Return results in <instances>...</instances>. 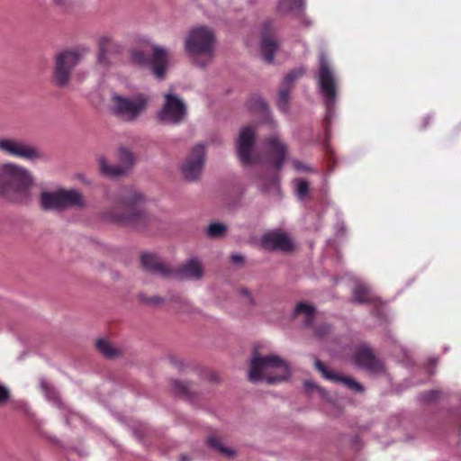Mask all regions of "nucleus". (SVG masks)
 Segmentation results:
<instances>
[{
  "label": "nucleus",
  "instance_id": "1",
  "mask_svg": "<svg viewBox=\"0 0 461 461\" xmlns=\"http://www.w3.org/2000/svg\"><path fill=\"white\" fill-rule=\"evenodd\" d=\"M145 196L134 190H122L115 200L114 206L100 212L101 220L133 229H142L150 221L151 215L145 208Z\"/></svg>",
  "mask_w": 461,
  "mask_h": 461
},
{
  "label": "nucleus",
  "instance_id": "2",
  "mask_svg": "<svg viewBox=\"0 0 461 461\" xmlns=\"http://www.w3.org/2000/svg\"><path fill=\"white\" fill-rule=\"evenodd\" d=\"M34 177L26 167L14 163H0V198L14 203H28Z\"/></svg>",
  "mask_w": 461,
  "mask_h": 461
},
{
  "label": "nucleus",
  "instance_id": "3",
  "mask_svg": "<svg viewBox=\"0 0 461 461\" xmlns=\"http://www.w3.org/2000/svg\"><path fill=\"white\" fill-rule=\"evenodd\" d=\"M290 365L276 354L260 355L257 350L252 354L248 378L252 383L265 381L269 384L289 379Z\"/></svg>",
  "mask_w": 461,
  "mask_h": 461
},
{
  "label": "nucleus",
  "instance_id": "4",
  "mask_svg": "<svg viewBox=\"0 0 461 461\" xmlns=\"http://www.w3.org/2000/svg\"><path fill=\"white\" fill-rule=\"evenodd\" d=\"M316 79L319 93L323 99L330 118L339 95V80L323 51H321L319 55V69Z\"/></svg>",
  "mask_w": 461,
  "mask_h": 461
},
{
  "label": "nucleus",
  "instance_id": "5",
  "mask_svg": "<svg viewBox=\"0 0 461 461\" xmlns=\"http://www.w3.org/2000/svg\"><path fill=\"white\" fill-rule=\"evenodd\" d=\"M215 34L206 26L190 29L184 38L185 52L196 62L200 57L211 59L213 56Z\"/></svg>",
  "mask_w": 461,
  "mask_h": 461
},
{
  "label": "nucleus",
  "instance_id": "6",
  "mask_svg": "<svg viewBox=\"0 0 461 461\" xmlns=\"http://www.w3.org/2000/svg\"><path fill=\"white\" fill-rule=\"evenodd\" d=\"M149 103V95L143 93H138L131 97L114 93L111 96V110L122 121L132 122L145 113Z\"/></svg>",
  "mask_w": 461,
  "mask_h": 461
},
{
  "label": "nucleus",
  "instance_id": "7",
  "mask_svg": "<svg viewBox=\"0 0 461 461\" xmlns=\"http://www.w3.org/2000/svg\"><path fill=\"white\" fill-rule=\"evenodd\" d=\"M131 59L135 65L149 68L157 79L163 80L170 67L172 53L165 47L154 45L151 58L143 50H135L131 52Z\"/></svg>",
  "mask_w": 461,
  "mask_h": 461
},
{
  "label": "nucleus",
  "instance_id": "8",
  "mask_svg": "<svg viewBox=\"0 0 461 461\" xmlns=\"http://www.w3.org/2000/svg\"><path fill=\"white\" fill-rule=\"evenodd\" d=\"M80 59L81 54L73 49L64 50L56 55L53 78L58 86L65 87L68 85L71 73Z\"/></svg>",
  "mask_w": 461,
  "mask_h": 461
},
{
  "label": "nucleus",
  "instance_id": "9",
  "mask_svg": "<svg viewBox=\"0 0 461 461\" xmlns=\"http://www.w3.org/2000/svg\"><path fill=\"white\" fill-rule=\"evenodd\" d=\"M165 103L158 112L157 118L159 122L167 125H178L187 116V106L178 95L167 93L164 95Z\"/></svg>",
  "mask_w": 461,
  "mask_h": 461
},
{
  "label": "nucleus",
  "instance_id": "10",
  "mask_svg": "<svg viewBox=\"0 0 461 461\" xmlns=\"http://www.w3.org/2000/svg\"><path fill=\"white\" fill-rule=\"evenodd\" d=\"M0 152L4 155L26 160H42L44 153L36 146L16 138H0Z\"/></svg>",
  "mask_w": 461,
  "mask_h": 461
},
{
  "label": "nucleus",
  "instance_id": "11",
  "mask_svg": "<svg viewBox=\"0 0 461 461\" xmlns=\"http://www.w3.org/2000/svg\"><path fill=\"white\" fill-rule=\"evenodd\" d=\"M205 159V146L202 143L193 146L180 167L184 179L188 182L199 180L203 171Z\"/></svg>",
  "mask_w": 461,
  "mask_h": 461
},
{
  "label": "nucleus",
  "instance_id": "12",
  "mask_svg": "<svg viewBox=\"0 0 461 461\" xmlns=\"http://www.w3.org/2000/svg\"><path fill=\"white\" fill-rule=\"evenodd\" d=\"M119 158L121 165L112 166L109 165L105 158L100 157L98 158V164L101 173L109 177H118L125 175L133 165L134 157L129 149L121 148L119 149Z\"/></svg>",
  "mask_w": 461,
  "mask_h": 461
},
{
  "label": "nucleus",
  "instance_id": "13",
  "mask_svg": "<svg viewBox=\"0 0 461 461\" xmlns=\"http://www.w3.org/2000/svg\"><path fill=\"white\" fill-rule=\"evenodd\" d=\"M256 140V132L252 127L243 128L237 140V153L242 164L249 166L254 162L252 149Z\"/></svg>",
  "mask_w": 461,
  "mask_h": 461
},
{
  "label": "nucleus",
  "instance_id": "14",
  "mask_svg": "<svg viewBox=\"0 0 461 461\" xmlns=\"http://www.w3.org/2000/svg\"><path fill=\"white\" fill-rule=\"evenodd\" d=\"M262 247L267 250L288 252L294 249L291 237L282 230H272L261 239Z\"/></svg>",
  "mask_w": 461,
  "mask_h": 461
},
{
  "label": "nucleus",
  "instance_id": "15",
  "mask_svg": "<svg viewBox=\"0 0 461 461\" xmlns=\"http://www.w3.org/2000/svg\"><path fill=\"white\" fill-rule=\"evenodd\" d=\"M203 276V267L197 258H192L176 269H173L171 277L177 279L200 280Z\"/></svg>",
  "mask_w": 461,
  "mask_h": 461
},
{
  "label": "nucleus",
  "instance_id": "16",
  "mask_svg": "<svg viewBox=\"0 0 461 461\" xmlns=\"http://www.w3.org/2000/svg\"><path fill=\"white\" fill-rule=\"evenodd\" d=\"M141 265L146 271L163 277H171L173 274V268L155 254H143Z\"/></svg>",
  "mask_w": 461,
  "mask_h": 461
},
{
  "label": "nucleus",
  "instance_id": "17",
  "mask_svg": "<svg viewBox=\"0 0 461 461\" xmlns=\"http://www.w3.org/2000/svg\"><path fill=\"white\" fill-rule=\"evenodd\" d=\"M357 366L369 372H379L383 370V363L375 357L371 349L363 347L359 348L355 354Z\"/></svg>",
  "mask_w": 461,
  "mask_h": 461
},
{
  "label": "nucleus",
  "instance_id": "18",
  "mask_svg": "<svg viewBox=\"0 0 461 461\" xmlns=\"http://www.w3.org/2000/svg\"><path fill=\"white\" fill-rule=\"evenodd\" d=\"M62 212L70 208L82 209L86 206L83 194L77 189L60 188Z\"/></svg>",
  "mask_w": 461,
  "mask_h": 461
},
{
  "label": "nucleus",
  "instance_id": "19",
  "mask_svg": "<svg viewBox=\"0 0 461 461\" xmlns=\"http://www.w3.org/2000/svg\"><path fill=\"white\" fill-rule=\"evenodd\" d=\"M120 49L119 43L111 35H103L98 40L97 63L106 67L109 64L107 54L117 51Z\"/></svg>",
  "mask_w": 461,
  "mask_h": 461
},
{
  "label": "nucleus",
  "instance_id": "20",
  "mask_svg": "<svg viewBox=\"0 0 461 461\" xmlns=\"http://www.w3.org/2000/svg\"><path fill=\"white\" fill-rule=\"evenodd\" d=\"M315 367L322 374V375L329 380L332 381H338L343 383L345 385H347L349 389L357 392L362 393L364 391L363 386L357 382L356 380L346 377V376H339L336 374H333L332 372L329 371L323 363H321L319 359H315L314 362Z\"/></svg>",
  "mask_w": 461,
  "mask_h": 461
},
{
  "label": "nucleus",
  "instance_id": "21",
  "mask_svg": "<svg viewBox=\"0 0 461 461\" xmlns=\"http://www.w3.org/2000/svg\"><path fill=\"white\" fill-rule=\"evenodd\" d=\"M267 151L275 155V166L280 169L285 162L287 147L277 136H272L266 140Z\"/></svg>",
  "mask_w": 461,
  "mask_h": 461
},
{
  "label": "nucleus",
  "instance_id": "22",
  "mask_svg": "<svg viewBox=\"0 0 461 461\" xmlns=\"http://www.w3.org/2000/svg\"><path fill=\"white\" fill-rule=\"evenodd\" d=\"M40 206L44 211L62 212L60 188L43 191L40 196Z\"/></svg>",
  "mask_w": 461,
  "mask_h": 461
},
{
  "label": "nucleus",
  "instance_id": "23",
  "mask_svg": "<svg viewBox=\"0 0 461 461\" xmlns=\"http://www.w3.org/2000/svg\"><path fill=\"white\" fill-rule=\"evenodd\" d=\"M260 47L265 61L267 63L273 62L274 55L279 47L276 38L268 32H263Z\"/></svg>",
  "mask_w": 461,
  "mask_h": 461
},
{
  "label": "nucleus",
  "instance_id": "24",
  "mask_svg": "<svg viewBox=\"0 0 461 461\" xmlns=\"http://www.w3.org/2000/svg\"><path fill=\"white\" fill-rule=\"evenodd\" d=\"M305 8V0H280L277 10L282 14H293L295 17H301Z\"/></svg>",
  "mask_w": 461,
  "mask_h": 461
},
{
  "label": "nucleus",
  "instance_id": "25",
  "mask_svg": "<svg viewBox=\"0 0 461 461\" xmlns=\"http://www.w3.org/2000/svg\"><path fill=\"white\" fill-rule=\"evenodd\" d=\"M95 347L104 357L109 359L119 357L122 355V350L119 348L104 339L96 340Z\"/></svg>",
  "mask_w": 461,
  "mask_h": 461
},
{
  "label": "nucleus",
  "instance_id": "26",
  "mask_svg": "<svg viewBox=\"0 0 461 461\" xmlns=\"http://www.w3.org/2000/svg\"><path fill=\"white\" fill-rule=\"evenodd\" d=\"M374 295L368 286L364 284H357L353 290L352 300L358 303H366L374 301Z\"/></svg>",
  "mask_w": 461,
  "mask_h": 461
},
{
  "label": "nucleus",
  "instance_id": "27",
  "mask_svg": "<svg viewBox=\"0 0 461 461\" xmlns=\"http://www.w3.org/2000/svg\"><path fill=\"white\" fill-rule=\"evenodd\" d=\"M314 308L308 303H299L294 309V316H303L304 326H310L312 323L314 317Z\"/></svg>",
  "mask_w": 461,
  "mask_h": 461
},
{
  "label": "nucleus",
  "instance_id": "28",
  "mask_svg": "<svg viewBox=\"0 0 461 461\" xmlns=\"http://www.w3.org/2000/svg\"><path fill=\"white\" fill-rule=\"evenodd\" d=\"M292 89L288 86H285L283 85L280 86V89L278 92L276 104L280 111L283 113H288L289 111V102H290V94Z\"/></svg>",
  "mask_w": 461,
  "mask_h": 461
},
{
  "label": "nucleus",
  "instance_id": "29",
  "mask_svg": "<svg viewBox=\"0 0 461 461\" xmlns=\"http://www.w3.org/2000/svg\"><path fill=\"white\" fill-rule=\"evenodd\" d=\"M207 442H208V445L219 451L221 455L223 456H229V457H233L235 456V450L232 449L231 447H226L221 440L220 438H216V437H211L207 439Z\"/></svg>",
  "mask_w": 461,
  "mask_h": 461
},
{
  "label": "nucleus",
  "instance_id": "30",
  "mask_svg": "<svg viewBox=\"0 0 461 461\" xmlns=\"http://www.w3.org/2000/svg\"><path fill=\"white\" fill-rule=\"evenodd\" d=\"M306 72V69L303 67L296 68L291 70L284 78L281 85L285 86H288L293 89L294 83L301 78Z\"/></svg>",
  "mask_w": 461,
  "mask_h": 461
},
{
  "label": "nucleus",
  "instance_id": "31",
  "mask_svg": "<svg viewBox=\"0 0 461 461\" xmlns=\"http://www.w3.org/2000/svg\"><path fill=\"white\" fill-rule=\"evenodd\" d=\"M227 230V226L221 222L211 223L207 230L206 235L211 239H217L222 237Z\"/></svg>",
  "mask_w": 461,
  "mask_h": 461
},
{
  "label": "nucleus",
  "instance_id": "32",
  "mask_svg": "<svg viewBox=\"0 0 461 461\" xmlns=\"http://www.w3.org/2000/svg\"><path fill=\"white\" fill-rule=\"evenodd\" d=\"M170 301L174 303L175 309L178 312H187L191 308L190 302L179 295L172 296Z\"/></svg>",
  "mask_w": 461,
  "mask_h": 461
},
{
  "label": "nucleus",
  "instance_id": "33",
  "mask_svg": "<svg viewBox=\"0 0 461 461\" xmlns=\"http://www.w3.org/2000/svg\"><path fill=\"white\" fill-rule=\"evenodd\" d=\"M41 387L48 399L53 402L59 400L58 393L47 382L41 381Z\"/></svg>",
  "mask_w": 461,
  "mask_h": 461
},
{
  "label": "nucleus",
  "instance_id": "34",
  "mask_svg": "<svg viewBox=\"0 0 461 461\" xmlns=\"http://www.w3.org/2000/svg\"><path fill=\"white\" fill-rule=\"evenodd\" d=\"M308 183L303 179L296 180V194L299 199H303L308 193Z\"/></svg>",
  "mask_w": 461,
  "mask_h": 461
},
{
  "label": "nucleus",
  "instance_id": "35",
  "mask_svg": "<svg viewBox=\"0 0 461 461\" xmlns=\"http://www.w3.org/2000/svg\"><path fill=\"white\" fill-rule=\"evenodd\" d=\"M173 390L178 394H186L188 393V384L185 382L174 380L172 382Z\"/></svg>",
  "mask_w": 461,
  "mask_h": 461
},
{
  "label": "nucleus",
  "instance_id": "36",
  "mask_svg": "<svg viewBox=\"0 0 461 461\" xmlns=\"http://www.w3.org/2000/svg\"><path fill=\"white\" fill-rule=\"evenodd\" d=\"M11 398V393L7 386L0 383V407L9 402Z\"/></svg>",
  "mask_w": 461,
  "mask_h": 461
},
{
  "label": "nucleus",
  "instance_id": "37",
  "mask_svg": "<svg viewBox=\"0 0 461 461\" xmlns=\"http://www.w3.org/2000/svg\"><path fill=\"white\" fill-rule=\"evenodd\" d=\"M438 392L430 391L421 395V400L423 402H432L438 398Z\"/></svg>",
  "mask_w": 461,
  "mask_h": 461
},
{
  "label": "nucleus",
  "instance_id": "38",
  "mask_svg": "<svg viewBox=\"0 0 461 461\" xmlns=\"http://www.w3.org/2000/svg\"><path fill=\"white\" fill-rule=\"evenodd\" d=\"M304 386L308 392H311L312 390L316 389L321 395L324 394V391L322 389L319 388L314 383H312L311 381H306L304 383Z\"/></svg>",
  "mask_w": 461,
  "mask_h": 461
},
{
  "label": "nucleus",
  "instance_id": "39",
  "mask_svg": "<svg viewBox=\"0 0 461 461\" xmlns=\"http://www.w3.org/2000/svg\"><path fill=\"white\" fill-rule=\"evenodd\" d=\"M293 166L298 171H310V167L303 164L299 160H293Z\"/></svg>",
  "mask_w": 461,
  "mask_h": 461
},
{
  "label": "nucleus",
  "instance_id": "40",
  "mask_svg": "<svg viewBox=\"0 0 461 461\" xmlns=\"http://www.w3.org/2000/svg\"><path fill=\"white\" fill-rule=\"evenodd\" d=\"M240 294L248 299V301L250 304H252V305L255 304L252 294L248 289H241Z\"/></svg>",
  "mask_w": 461,
  "mask_h": 461
},
{
  "label": "nucleus",
  "instance_id": "41",
  "mask_svg": "<svg viewBox=\"0 0 461 461\" xmlns=\"http://www.w3.org/2000/svg\"><path fill=\"white\" fill-rule=\"evenodd\" d=\"M150 300H151L150 301V305L151 306L158 305V304H160L163 302V298L160 297V296H158V295L151 296Z\"/></svg>",
  "mask_w": 461,
  "mask_h": 461
},
{
  "label": "nucleus",
  "instance_id": "42",
  "mask_svg": "<svg viewBox=\"0 0 461 461\" xmlns=\"http://www.w3.org/2000/svg\"><path fill=\"white\" fill-rule=\"evenodd\" d=\"M150 297L151 296H149L145 294H139V299L140 300L141 303L147 304V305H150Z\"/></svg>",
  "mask_w": 461,
  "mask_h": 461
},
{
  "label": "nucleus",
  "instance_id": "43",
  "mask_svg": "<svg viewBox=\"0 0 461 461\" xmlns=\"http://www.w3.org/2000/svg\"><path fill=\"white\" fill-rule=\"evenodd\" d=\"M231 261L235 264H240L244 261V258L240 254H234L231 256Z\"/></svg>",
  "mask_w": 461,
  "mask_h": 461
},
{
  "label": "nucleus",
  "instance_id": "44",
  "mask_svg": "<svg viewBox=\"0 0 461 461\" xmlns=\"http://www.w3.org/2000/svg\"><path fill=\"white\" fill-rule=\"evenodd\" d=\"M53 2L59 6H64L68 4V0H53Z\"/></svg>",
  "mask_w": 461,
  "mask_h": 461
},
{
  "label": "nucleus",
  "instance_id": "45",
  "mask_svg": "<svg viewBox=\"0 0 461 461\" xmlns=\"http://www.w3.org/2000/svg\"><path fill=\"white\" fill-rule=\"evenodd\" d=\"M172 363L176 366L178 367L179 369H181L183 367V363L180 361V360H177V359H172L171 360Z\"/></svg>",
  "mask_w": 461,
  "mask_h": 461
},
{
  "label": "nucleus",
  "instance_id": "46",
  "mask_svg": "<svg viewBox=\"0 0 461 461\" xmlns=\"http://www.w3.org/2000/svg\"><path fill=\"white\" fill-rule=\"evenodd\" d=\"M328 330H329V327H328V326H324V327H323V330H321V329H319V330L316 331V333H317V335H318V336H321V335H323L325 332H328Z\"/></svg>",
  "mask_w": 461,
  "mask_h": 461
},
{
  "label": "nucleus",
  "instance_id": "47",
  "mask_svg": "<svg viewBox=\"0 0 461 461\" xmlns=\"http://www.w3.org/2000/svg\"><path fill=\"white\" fill-rule=\"evenodd\" d=\"M258 105L261 109H266L267 108V104L262 100V99H258Z\"/></svg>",
  "mask_w": 461,
  "mask_h": 461
},
{
  "label": "nucleus",
  "instance_id": "48",
  "mask_svg": "<svg viewBox=\"0 0 461 461\" xmlns=\"http://www.w3.org/2000/svg\"><path fill=\"white\" fill-rule=\"evenodd\" d=\"M272 183L276 185V179H273Z\"/></svg>",
  "mask_w": 461,
  "mask_h": 461
}]
</instances>
